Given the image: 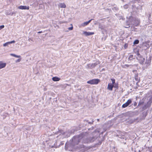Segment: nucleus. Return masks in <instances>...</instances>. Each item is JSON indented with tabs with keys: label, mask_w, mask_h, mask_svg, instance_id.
Masks as SVG:
<instances>
[{
	"label": "nucleus",
	"mask_w": 152,
	"mask_h": 152,
	"mask_svg": "<svg viewBox=\"0 0 152 152\" xmlns=\"http://www.w3.org/2000/svg\"><path fill=\"white\" fill-rule=\"evenodd\" d=\"M100 64V62L99 61H96L95 63L92 64H87L86 66V68L92 69L95 68L98 64Z\"/></svg>",
	"instance_id": "f257e3e1"
},
{
	"label": "nucleus",
	"mask_w": 152,
	"mask_h": 152,
	"mask_svg": "<svg viewBox=\"0 0 152 152\" xmlns=\"http://www.w3.org/2000/svg\"><path fill=\"white\" fill-rule=\"evenodd\" d=\"M82 139L80 136H76L73 137L72 139V142L73 144L77 145L80 142V140Z\"/></svg>",
	"instance_id": "f03ea898"
},
{
	"label": "nucleus",
	"mask_w": 152,
	"mask_h": 152,
	"mask_svg": "<svg viewBox=\"0 0 152 152\" xmlns=\"http://www.w3.org/2000/svg\"><path fill=\"white\" fill-rule=\"evenodd\" d=\"M96 139V137H90L89 139H85V138L84 139V138H83V142L84 143H88L94 141Z\"/></svg>",
	"instance_id": "7ed1b4c3"
},
{
	"label": "nucleus",
	"mask_w": 152,
	"mask_h": 152,
	"mask_svg": "<svg viewBox=\"0 0 152 152\" xmlns=\"http://www.w3.org/2000/svg\"><path fill=\"white\" fill-rule=\"evenodd\" d=\"M100 81L99 79H94L88 81L87 83L91 85L97 84Z\"/></svg>",
	"instance_id": "20e7f679"
},
{
	"label": "nucleus",
	"mask_w": 152,
	"mask_h": 152,
	"mask_svg": "<svg viewBox=\"0 0 152 152\" xmlns=\"http://www.w3.org/2000/svg\"><path fill=\"white\" fill-rule=\"evenodd\" d=\"M134 20V18L132 16H130L129 18V20L127 21V26H126L125 27L126 28H128L130 26V25L131 24H134V22L133 23V21Z\"/></svg>",
	"instance_id": "39448f33"
},
{
	"label": "nucleus",
	"mask_w": 152,
	"mask_h": 152,
	"mask_svg": "<svg viewBox=\"0 0 152 152\" xmlns=\"http://www.w3.org/2000/svg\"><path fill=\"white\" fill-rule=\"evenodd\" d=\"M151 62L150 59H146V61L145 64L144 63L143 67L145 68H147L150 65Z\"/></svg>",
	"instance_id": "423d86ee"
},
{
	"label": "nucleus",
	"mask_w": 152,
	"mask_h": 152,
	"mask_svg": "<svg viewBox=\"0 0 152 152\" xmlns=\"http://www.w3.org/2000/svg\"><path fill=\"white\" fill-rule=\"evenodd\" d=\"M137 58L141 64H144L145 58H143L142 56L140 57H137Z\"/></svg>",
	"instance_id": "0eeeda50"
},
{
	"label": "nucleus",
	"mask_w": 152,
	"mask_h": 152,
	"mask_svg": "<svg viewBox=\"0 0 152 152\" xmlns=\"http://www.w3.org/2000/svg\"><path fill=\"white\" fill-rule=\"evenodd\" d=\"M132 100L131 99L128 100L125 103L123 104L122 107L123 108H125L130 104L132 103Z\"/></svg>",
	"instance_id": "6e6552de"
},
{
	"label": "nucleus",
	"mask_w": 152,
	"mask_h": 152,
	"mask_svg": "<svg viewBox=\"0 0 152 152\" xmlns=\"http://www.w3.org/2000/svg\"><path fill=\"white\" fill-rule=\"evenodd\" d=\"M18 8L20 9L21 10H28L29 9V7L26 6H21L18 7Z\"/></svg>",
	"instance_id": "1a4fd4ad"
},
{
	"label": "nucleus",
	"mask_w": 152,
	"mask_h": 152,
	"mask_svg": "<svg viewBox=\"0 0 152 152\" xmlns=\"http://www.w3.org/2000/svg\"><path fill=\"white\" fill-rule=\"evenodd\" d=\"M93 19H91V20H88V21L85 22L82 24H81V26L83 27H85L87 25L91 22V21L93 20Z\"/></svg>",
	"instance_id": "9d476101"
},
{
	"label": "nucleus",
	"mask_w": 152,
	"mask_h": 152,
	"mask_svg": "<svg viewBox=\"0 0 152 152\" xmlns=\"http://www.w3.org/2000/svg\"><path fill=\"white\" fill-rule=\"evenodd\" d=\"M83 33L86 36L91 35L94 34V33L93 32H88L86 31H84Z\"/></svg>",
	"instance_id": "9b49d317"
},
{
	"label": "nucleus",
	"mask_w": 152,
	"mask_h": 152,
	"mask_svg": "<svg viewBox=\"0 0 152 152\" xmlns=\"http://www.w3.org/2000/svg\"><path fill=\"white\" fill-rule=\"evenodd\" d=\"M0 69H2L5 67L6 65V64L5 63H3L2 61H0Z\"/></svg>",
	"instance_id": "f8f14e48"
},
{
	"label": "nucleus",
	"mask_w": 152,
	"mask_h": 152,
	"mask_svg": "<svg viewBox=\"0 0 152 152\" xmlns=\"http://www.w3.org/2000/svg\"><path fill=\"white\" fill-rule=\"evenodd\" d=\"M113 86L114 85L113 84H112L111 83H109L107 87V89L110 90L112 91Z\"/></svg>",
	"instance_id": "ddd939ff"
},
{
	"label": "nucleus",
	"mask_w": 152,
	"mask_h": 152,
	"mask_svg": "<svg viewBox=\"0 0 152 152\" xmlns=\"http://www.w3.org/2000/svg\"><path fill=\"white\" fill-rule=\"evenodd\" d=\"M58 6L60 7L63 8H65L66 7V5L64 3H59Z\"/></svg>",
	"instance_id": "4468645a"
},
{
	"label": "nucleus",
	"mask_w": 152,
	"mask_h": 152,
	"mask_svg": "<svg viewBox=\"0 0 152 152\" xmlns=\"http://www.w3.org/2000/svg\"><path fill=\"white\" fill-rule=\"evenodd\" d=\"M60 79V78L56 77H54L52 78V80L54 81H58Z\"/></svg>",
	"instance_id": "2eb2a0df"
},
{
	"label": "nucleus",
	"mask_w": 152,
	"mask_h": 152,
	"mask_svg": "<svg viewBox=\"0 0 152 152\" xmlns=\"http://www.w3.org/2000/svg\"><path fill=\"white\" fill-rule=\"evenodd\" d=\"M10 55L17 58H20L21 57L20 56L17 55L13 53H11Z\"/></svg>",
	"instance_id": "dca6fc26"
},
{
	"label": "nucleus",
	"mask_w": 152,
	"mask_h": 152,
	"mask_svg": "<svg viewBox=\"0 0 152 152\" xmlns=\"http://www.w3.org/2000/svg\"><path fill=\"white\" fill-rule=\"evenodd\" d=\"M128 59L130 60H131L133 59V56L132 55H130L128 58Z\"/></svg>",
	"instance_id": "f3484780"
},
{
	"label": "nucleus",
	"mask_w": 152,
	"mask_h": 152,
	"mask_svg": "<svg viewBox=\"0 0 152 152\" xmlns=\"http://www.w3.org/2000/svg\"><path fill=\"white\" fill-rule=\"evenodd\" d=\"M144 103V102L143 101H140L138 104V106H140L143 104Z\"/></svg>",
	"instance_id": "a211bd4d"
},
{
	"label": "nucleus",
	"mask_w": 152,
	"mask_h": 152,
	"mask_svg": "<svg viewBox=\"0 0 152 152\" xmlns=\"http://www.w3.org/2000/svg\"><path fill=\"white\" fill-rule=\"evenodd\" d=\"M38 4L39 5H42V0H38Z\"/></svg>",
	"instance_id": "6ab92c4d"
},
{
	"label": "nucleus",
	"mask_w": 152,
	"mask_h": 152,
	"mask_svg": "<svg viewBox=\"0 0 152 152\" xmlns=\"http://www.w3.org/2000/svg\"><path fill=\"white\" fill-rule=\"evenodd\" d=\"M120 138L123 139H125V140H126V137H125L124 135H122V136H120L119 135V137Z\"/></svg>",
	"instance_id": "aec40b11"
},
{
	"label": "nucleus",
	"mask_w": 152,
	"mask_h": 152,
	"mask_svg": "<svg viewBox=\"0 0 152 152\" xmlns=\"http://www.w3.org/2000/svg\"><path fill=\"white\" fill-rule=\"evenodd\" d=\"M139 43V41L138 40H135L134 42V44H138Z\"/></svg>",
	"instance_id": "412c9836"
},
{
	"label": "nucleus",
	"mask_w": 152,
	"mask_h": 152,
	"mask_svg": "<svg viewBox=\"0 0 152 152\" xmlns=\"http://www.w3.org/2000/svg\"><path fill=\"white\" fill-rule=\"evenodd\" d=\"M123 7L124 9H126L129 7V5L127 4H126L123 6Z\"/></svg>",
	"instance_id": "4be33fe9"
},
{
	"label": "nucleus",
	"mask_w": 152,
	"mask_h": 152,
	"mask_svg": "<svg viewBox=\"0 0 152 152\" xmlns=\"http://www.w3.org/2000/svg\"><path fill=\"white\" fill-rule=\"evenodd\" d=\"M111 80L112 82V84L114 85V84L115 83V80L114 78H111Z\"/></svg>",
	"instance_id": "5701e85b"
},
{
	"label": "nucleus",
	"mask_w": 152,
	"mask_h": 152,
	"mask_svg": "<svg viewBox=\"0 0 152 152\" xmlns=\"http://www.w3.org/2000/svg\"><path fill=\"white\" fill-rule=\"evenodd\" d=\"M10 43H9V42H7L5 43H4V44H3V46L4 47H5L7 46L8 45L10 44Z\"/></svg>",
	"instance_id": "b1692460"
},
{
	"label": "nucleus",
	"mask_w": 152,
	"mask_h": 152,
	"mask_svg": "<svg viewBox=\"0 0 152 152\" xmlns=\"http://www.w3.org/2000/svg\"><path fill=\"white\" fill-rule=\"evenodd\" d=\"M138 0H134L133 1H131L129 3V4H130L131 3H134L136 2V1H138Z\"/></svg>",
	"instance_id": "393cba45"
},
{
	"label": "nucleus",
	"mask_w": 152,
	"mask_h": 152,
	"mask_svg": "<svg viewBox=\"0 0 152 152\" xmlns=\"http://www.w3.org/2000/svg\"><path fill=\"white\" fill-rule=\"evenodd\" d=\"M99 28L102 29H103V26H102L100 24H99Z\"/></svg>",
	"instance_id": "a878e982"
},
{
	"label": "nucleus",
	"mask_w": 152,
	"mask_h": 152,
	"mask_svg": "<svg viewBox=\"0 0 152 152\" xmlns=\"http://www.w3.org/2000/svg\"><path fill=\"white\" fill-rule=\"evenodd\" d=\"M143 150V148H140V149H137V151L138 152H141V151H142Z\"/></svg>",
	"instance_id": "bb28decb"
},
{
	"label": "nucleus",
	"mask_w": 152,
	"mask_h": 152,
	"mask_svg": "<svg viewBox=\"0 0 152 152\" xmlns=\"http://www.w3.org/2000/svg\"><path fill=\"white\" fill-rule=\"evenodd\" d=\"M137 57H140L141 56L140 54L139 53V51H137Z\"/></svg>",
	"instance_id": "cd10ccee"
},
{
	"label": "nucleus",
	"mask_w": 152,
	"mask_h": 152,
	"mask_svg": "<svg viewBox=\"0 0 152 152\" xmlns=\"http://www.w3.org/2000/svg\"><path fill=\"white\" fill-rule=\"evenodd\" d=\"M21 59L20 58H19L17 60H16L15 62L16 63L19 62L21 61Z\"/></svg>",
	"instance_id": "c85d7f7f"
},
{
	"label": "nucleus",
	"mask_w": 152,
	"mask_h": 152,
	"mask_svg": "<svg viewBox=\"0 0 152 152\" xmlns=\"http://www.w3.org/2000/svg\"><path fill=\"white\" fill-rule=\"evenodd\" d=\"M4 27V26L3 25L0 26V30L3 28Z\"/></svg>",
	"instance_id": "c756f323"
},
{
	"label": "nucleus",
	"mask_w": 152,
	"mask_h": 152,
	"mask_svg": "<svg viewBox=\"0 0 152 152\" xmlns=\"http://www.w3.org/2000/svg\"><path fill=\"white\" fill-rule=\"evenodd\" d=\"M9 42V43H10V44H11V43H14L15 42V41H14V40H13L12 41H11V42Z\"/></svg>",
	"instance_id": "7c9ffc66"
},
{
	"label": "nucleus",
	"mask_w": 152,
	"mask_h": 152,
	"mask_svg": "<svg viewBox=\"0 0 152 152\" xmlns=\"http://www.w3.org/2000/svg\"><path fill=\"white\" fill-rule=\"evenodd\" d=\"M73 28V27L72 26L68 28V29L69 30H72Z\"/></svg>",
	"instance_id": "2f4dec72"
},
{
	"label": "nucleus",
	"mask_w": 152,
	"mask_h": 152,
	"mask_svg": "<svg viewBox=\"0 0 152 152\" xmlns=\"http://www.w3.org/2000/svg\"><path fill=\"white\" fill-rule=\"evenodd\" d=\"M11 14V13H10V14H9V13H6V15H13V13H12Z\"/></svg>",
	"instance_id": "473e14b6"
},
{
	"label": "nucleus",
	"mask_w": 152,
	"mask_h": 152,
	"mask_svg": "<svg viewBox=\"0 0 152 152\" xmlns=\"http://www.w3.org/2000/svg\"><path fill=\"white\" fill-rule=\"evenodd\" d=\"M149 151L150 152H152V147H151L149 149Z\"/></svg>",
	"instance_id": "72a5a7b5"
},
{
	"label": "nucleus",
	"mask_w": 152,
	"mask_h": 152,
	"mask_svg": "<svg viewBox=\"0 0 152 152\" xmlns=\"http://www.w3.org/2000/svg\"><path fill=\"white\" fill-rule=\"evenodd\" d=\"M137 22L138 23L137 24V25H138L140 23V21L139 20H137Z\"/></svg>",
	"instance_id": "f704fd0d"
},
{
	"label": "nucleus",
	"mask_w": 152,
	"mask_h": 152,
	"mask_svg": "<svg viewBox=\"0 0 152 152\" xmlns=\"http://www.w3.org/2000/svg\"><path fill=\"white\" fill-rule=\"evenodd\" d=\"M42 33V31H39V32H38V33Z\"/></svg>",
	"instance_id": "c9c22d12"
},
{
	"label": "nucleus",
	"mask_w": 152,
	"mask_h": 152,
	"mask_svg": "<svg viewBox=\"0 0 152 152\" xmlns=\"http://www.w3.org/2000/svg\"><path fill=\"white\" fill-rule=\"evenodd\" d=\"M137 105V103L136 102H135L134 104V106H136Z\"/></svg>",
	"instance_id": "e433bc0d"
},
{
	"label": "nucleus",
	"mask_w": 152,
	"mask_h": 152,
	"mask_svg": "<svg viewBox=\"0 0 152 152\" xmlns=\"http://www.w3.org/2000/svg\"><path fill=\"white\" fill-rule=\"evenodd\" d=\"M94 121H92L91 123V122H89L88 123L89 124H92Z\"/></svg>",
	"instance_id": "4c0bfd02"
},
{
	"label": "nucleus",
	"mask_w": 152,
	"mask_h": 152,
	"mask_svg": "<svg viewBox=\"0 0 152 152\" xmlns=\"http://www.w3.org/2000/svg\"><path fill=\"white\" fill-rule=\"evenodd\" d=\"M114 8H115V10H117V7H114Z\"/></svg>",
	"instance_id": "58836bf2"
},
{
	"label": "nucleus",
	"mask_w": 152,
	"mask_h": 152,
	"mask_svg": "<svg viewBox=\"0 0 152 152\" xmlns=\"http://www.w3.org/2000/svg\"><path fill=\"white\" fill-rule=\"evenodd\" d=\"M126 66H129L128 65H126Z\"/></svg>",
	"instance_id": "ea45409f"
},
{
	"label": "nucleus",
	"mask_w": 152,
	"mask_h": 152,
	"mask_svg": "<svg viewBox=\"0 0 152 152\" xmlns=\"http://www.w3.org/2000/svg\"><path fill=\"white\" fill-rule=\"evenodd\" d=\"M151 17V15H149V18H150Z\"/></svg>",
	"instance_id": "a19ab883"
},
{
	"label": "nucleus",
	"mask_w": 152,
	"mask_h": 152,
	"mask_svg": "<svg viewBox=\"0 0 152 152\" xmlns=\"http://www.w3.org/2000/svg\"><path fill=\"white\" fill-rule=\"evenodd\" d=\"M82 146L83 147V148H84V145H82Z\"/></svg>",
	"instance_id": "79ce46f5"
},
{
	"label": "nucleus",
	"mask_w": 152,
	"mask_h": 152,
	"mask_svg": "<svg viewBox=\"0 0 152 152\" xmlns=\"http://www.w3.org/2000/svg\"><path fill=\"white\" fill-rule=\"evenodd\" d=\"M123 1H124V0H122Z\"/></svg>",
	"instance_id": "37998d69"
},
{
	"label": "nucleus",
	"mask_w": 152,
	"mask_h": 152,
	"mask_svg": "<svg viewBox=\"0 0 152 152\" xmlns=\"http://www.w3.org/2000/svg\"><path fill=\"white\" fill-rule=\"evenodd\" d=\"M97 120L98 121H99V119H97Z\"/></svg>",
	"instance_id": "c03bdc74"
},
{
	"label": "nucleus",
	"mask_w": 152,
	"mask_h": 152,
	"mask_svg": "<svg viewBox=\"0 0 152 152\" xmlns=\"http://www.w3.org/2000/svg\"><path fill=\"white\" fill-rule=\"evenodd\" d=\"M0 63H1V62H0Z\"/></svg>",
	"instance_id": "a18cd8bd"
}]
</instances>
